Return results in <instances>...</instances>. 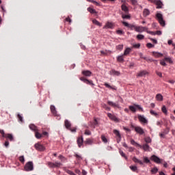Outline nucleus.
<instances>
[{"mask_svg":"<svg viewBox=\"0 0 175 175\" xmlns=\"http://www.w3.org/2000/svg\"><path fill=\"white\" fill-rule=\"evenodd\" d=\"M156 17L161 27H165L166 24L165 23V21L163 20V16L161 13H157L156 14Z\"/></svg>","mask_w":175,"mask_h":175,"instance_id":"nucleus-1","label":"nucleus"},{"mask_svg":"<svg viewBox=\"0 0 175 175\" xmlns=\"http://www.w3.org/2000/svg\"><path fill=\"white\" fill-rule=\"evenodd\" d=\"M24 169L25 172H32L33 170V163L32 161H28L25 164Z\"/></svg>","mask_w":175,"mask_h":175,"instance_id":"nucleus-2","label":"nucleus"},{"mask_svg":"<svg viewBox=\"0 0 175 175\" xmlns=\"http://www.w3.org/2000/svg\"><path fill=\"white\" fill-rule=\"evenodd\" d=\"M64 125H65L66 129H69V131H71L72 132H76V129H77L75 127H73L72 129V127H71L72 126V124H70V122H69V120H66L64 121Z\"/></svg>","mask_w":175,"mask_h":175,"instance_id":"nucleus-3","label":"nucleus"},{"mask_svg":"<svg viewBox=\"0 0 175 175\" xmlns=\"http://www.w3.org/2000/svg\"><path fill=\"white\" fill-rule=\"evenodd\" d=\"M34 147L38 151H44V150H46V148H44V146L40 143L36 144Z\"/></svg>","mask_w":175,"mask_h":175,"instance_id":"nucleus-4","label":"nucleus"},{"mask_svg":"<svg viewBox=\"0 0 175 175\" xmlns=\"http://www.w3.org/2000/svg\"><path fill=\"white\" fill-rule=\"evenodd\" d=\"M81 81H83V83H85V84H88L89 85H92L94 86L95 85V84H94V82H92V81H90L87 79H85V77H81L80 78Z\"/></svg>","mask_w":175,"mask_h":175,"instance_id":"nucleus-5","label":"nucleus"},{"mask_svg":"<svg viewBox=\"0 0 175 175\" xmlns=\"http://www.w3.org/2000/svg\"><path fill=\"white\" fill-rule=\"evenodd\" d=\"M138 120L142 124H148V120L143 115H138Z\"/></svg>","mask_w":175,"mask_h":175,"instance_id":"nucleus-6","label":"nucleus"},{"mask_svg":"<svg viewBox=\"0 0 175 175\" xmlns=\"http://www.w3.org/2000/svg\"><path fill=\"white\" fill-rule=\"evenodd\" d=\"M148 28L146 27H142V26H138L137 27H135V31L136 32H144V31H146L147 32Z\"/></svg>","mask_w":175,"mask_h":175,"instance_id":"nucleus-7","label":"nucleus"},{"mask_svg":"<svg viewBox=\"0 0 175 175\" xmlns=\"http://www.w3.org/2000/svg\"><path fill=\"white\" fill-rule=\"evenodd\" d=\"M153 2L155 5H157V9H162V6H163L162 1L159 0H154Z\"/></svg>","mask_w":175,"mask_h":175,"instance_id":"nucleus-8","label":"nucleus"},{"mask_svg":"<svg viewBox=\"0 0 175 175\" xmlns=\"http://www.w3.org/2000/svg\"><path fill=\"white\" fill-rule=\"evenodd\" d=\"M151 161H153V162H155V163H161V159H159V157L155 156V155H152L150 157Z\"/></svg>","mask_w":175,"mask_h":175,"instance_id":"nucleus-9","label":"nucleus"},{"mask_svg":"<svg viewBox=\"0 0 175 175\" xmlns=\"http://www.w3.org/2000/svg\"><path fill=\"white\" fill-rule=\"evenodd\" d=\"M135 131L137 133H139V135H144V130L140 126L135 127Z\"/></svg>","mask_w":175,"mask_h":175,"instance_id":"nucleus-10","label":"nucleus"},{"mask_svg":"<svg viewBox=\"0 0 175 175\" xmlns=\"http://www.w3.org/2000/svg\"><path fill=\"white\" fill-rule=\"evenodd\" d=\"M146 75H148V72H147V70H142L137 74V77H144V76H146Z\"/></svg>","mask_w":175,"mask_h":175,"instance_id":"nucleus-11","label":"nucleus"},{"mask_svg":"<svg viewBox=\"0 0 175 175\" xmlns=\"http://www.w3.org/2000/svg\"><path fill=\"white\" fill-rule=\"evenodd\" d=\"M77 143L78 144V146L80 148V147H81V146H83V143H84V139L83 138V136L78 137V139L77 140Z\"/></svg>","mask_w":175,"mask_h":175,"instance_id":"nucleus-12","label":"nucleus"},{"mask_svg":"<svg viewBox=\"0 0 175 175\" xmlns=\"http://www.w3.org/2000/svg\"><path fill=\"white\" fill-rule=\"evenodd\" d=\"M121 9H122V12H124L125 13V14H128L129 13V8H128V7H126V5H125V4H122L121 5Z\"/></svg>","mask_w":175,"mask_h":175,"instance_id":"nucleus-13","label":"nucleus"},{"mask_svg":"<svg viewBox=\"0 0 175 175\" xmlns=\"http://www.w3.org/2000/svg\"><path fill=\"white\" fill-rule=\"evenodd\" d=\"M103 28H109L110 29H113L114 28V24H113V23L107 22Z\"/></svg>","mask_w":175,"mask_h":175,"instance_id":"nucleus-14","label":"nucleus"},{"mask_svg":"<svg viewBox=\"0 0 175 175\" xmlns=\"http://www.w3.org/2000/svg\"><path fill=\"white\" fill-rule=\"evenodd\" d=\"M107 117H109V118H110V120H112V121H115V122L118 121V118H117V117H116V116H114L110 113H107Z\"/></svg>","mask_w":175,"mask_h":175,"instance_id":"nucleus-15","label":"nucleus"},{"mask_svg":"<svg viewBox=\"0 0 175 175\" xmlns=\"http://www.w3.org/2000/svg\"><path fill=\"white\" fill-rule=\"evenodd\" d=\"M4 137L5 139H8V140H10V142H13V140H14V137H13V135L10 134V133L5 134Z\"/></svg>","mask_w":175,"mask_h":175,"instance_id":"nucleus-16","label":"nucleus"},{"mask_svg":"<svg viewBox=\"0 0 175 175\" xmlns=\"http://www.w3.org/2000/svg\"><path fill=\"white\" fill-rule=\"evenodd\" d=\"M82 75L87 77H90L92 75V72L90 70H83L82 71Z\"/></svg>","mask_w":175,"mask_h":175,"instance_id":"nucleus-17","label":"nucleus"},{"mask_svg":"<svg viewBox=\"0 0 175 175\" xmlns=\"http://www.w3.org/2000/svg\"><path fill=\"white\" fill-rule=\"evenodd\" d=\"M107 103L109 106H111V107H118V108L120 107V105L118 104L113 103L112 101L109 100L107 101Z\"/></svg>","mask_w":175,"mask_h":175,"instance_id":"nucleus-18","label":"nucleus"},{"mask_svg":"<svg viewBox=\"0 0 175 175\" xmlns=\"http://www.w3.org/2000/svg\"><path fill=\"white\" fill-rule=\"evenodd\" d=\"M51 111L53 116H57L58 114H57V110L55 109V107L54 105H51Z\"/></svg>","mask_w":175,"mask_h":175,"instance_id":"nucleus-19","label":"nucleus"},{"mask_svg":"<svg viewBox=\"0 0 175 175\" xmlns=\"http://www.w3.org/2000/svg\"><path fill=\"white\" fill-rule=\"evenodd\" d=\"M139 148H143V150H144V151H150V146H148V144H145L141 146V147H139Z\"/></svg>","mask_w":175,"mask_h":175,"instance_id":"nucleus-20","label":"nucleus"},{"mask_svg":"<svg viewBox=\"0 0 175 175\" xmlns=\"http://www.w3.org/2000/svg\"><path fill=\"white\" fill-rule=\"evenodd\" d=\"M147 33H150V35H162V31H157L156 33L154 31H147Z\"/></svg>","mask_w":175,"mask_h":175,"instance_id":"nucleus-21","label":"nucleus"},{"mask_svg":"<svg viewBox=\"0 0 175 175\" xmlns=\"http://www.w3.org/2000/svg\"><path fill=\"white\" fill-rule=\"evenodd\" d=\"M88 12H90L91 14H98V12L91 7L88 8Z\"/></svg>","mask_w":175,"mask_h":175,"instance_id":"nucleus-22","label":"nucleus"},{"mask_svg":"<svg viewBox=\"0 0 175 175\" xmlns=\"http://www.w3.org/2000/svg\"><path fill=\"white\" fill-rule=\"evenodd\" d=\"M133 161L135 163H139V165H144L143 161L142 160H139L136 157H133Z\"/></svg>","mask_w":175,"mask_h":175,"instance_id":"nucleus-23","label":"nucleus"},{"mask_svg":"<svg viewBox=\"0 0 175 175\" xmlns=\"http://www.w3.org/2000/svg\"><path fill=\"white\" fill-rule=\"evenodd\" d=\"M110 73L112 75V76H120V75H121L119 71H116V70H111Z\"/></svg>","mask_w":175,"mask_h":175,"instance_id":"nucleus-24","label":"nucleus"},{"mask_svg":"<svg viewBox=\"0 0 175 175\" xmlns=\"http://www.w3.org/2000/svg\"><path fill=\"white\" fill-rule=\"evenodd\" d=\"M150 11L148 10V9L145 8L143 11V16L144 17H147V16H150Z\"/></svg>","mask_w":175,"mask_h":175,"instance_id":"nucleus-25","label":"nucleus"},{"mask_svg":"<svg viewBox=\"0 0 175 175\" xmlns=\"http://www.w3.org/2000/svg\"><path fill=\"white\" fill-rule=\"evenodd\" d=\"M131 51H132V49L131 48H126L124 52L123 55L125 57L126 55H129L131 53Z\"/></svg>","mask_w":175,"mask_h":175,"instance_id":"nucleus-26","label":"nucleus"},{"mask_svg":"<svg viewBox=\"0 0 175 175\" xmlns=\"http://www.w3.org/2000/svg\"><path fill=\"white\" fill-rule=\"evenodd\" d=\"M156 99L159 102H162V100H163V96H162L161 94H158L156 95Z\"/></svg>","mask_w":175,"mask_h":175,"instance_id":"nucleus-27","label":"nucleus"},{"mask_svg":"<svg viewBox=\"0 0 175 175\" xmlns=\"http://www.w3.org/2000/svg\"><path fill=\"white\" fill-rule=\"evenodd\" d=\"M29 129L31 131H33V132H36L37 131H39V129H38V126H35V124H30Z\"/></svg>","mask_w":175,"mask_h":175,"instance_id":"nucleus-28","label":"nucleus"},{"mask_svg":"<svg viewBox=\"0 0 175 175\" xmlns=\"http://www.w3.org/2000/svg\"><path fill=\"white\" fill-rule=\"evenodd\" d=\"M124 55H120L117 57V61L118 62H121L122 64H123L124 62Z\"/></svg>","mask_w":175,"mask_h":175,"instance_id":"nucleus-29","label":"nucleus"},{"mask_svg":"<svg viewBox=\"0 0 175 175\" xmlns=\"http://www.w3.org/2000/svg\"><path fill=\"white\" fill-rule=\"evenodd\" d=\"M100 137L103 142H104L105 144L108 143L109 139H107V137H106L105 135H101Z\"/></svg>","mask_w":175,"mask_h":175,"instance_id":"nucleus-30","label":"nucleus"},{"mask_svg":"<svg viewBox=\"0 0 175 175\" xmlns=\"http://www.w3.org/2000/svg\"><path fill=\"white\" fill-rule=\"evenodd\" d=\"M152 55H154V57H156V58H159L160 57L163 56V54L158 52H153Z\"/></svg>","mask_w":175,"mask_h":175,"instance_id":"nucleus-31","label":"nucleus"},{"mask_svg":"<svg viewBox=\"0 0 175 175\" xmlns=\"http://www.w3.org/2000/svg\"><path fill=\"white\" fill-rule=\"evenodd\" d=\"M36 139H42V135L40 133L39 130L35 132Z\"/></svg>","mask_w":175,"mask_h":175,"instance_id":"nucleus-32","label":"nucleus"},{"mask_svg":"<svg viewBox=\"0 0 175 175\" xmlns=\"http://www.w3.org/2000/svg\"><path fill=\"white\" fill-rule=\"evenodd\" d=\"M85 144H88L89 146H91V144H92L93 143V141L92 139L88 138V139H86V140L84 142Z\"/></svg>","mask_w":175,"mask_h":175,"instance_id":"nucleus-33","label":"nucleus"},{"mask_svg":"<svg viewBox=\"0 0 175 175\" xmlns=\"http://www.w3.org/2000/svg\"><path fill=\"white\" fill-rule=\"evenodd\" d=\"M129 110H131V111H132L133 113H136V106H133V105H130L129 107Z\"/></svg>","mask_w":175,"mask_h":175,"instance_id":"nucleus-34","label":"nucleus"},{"mask_svg":"<svg viewBox=\"0 0 175 175\" xmlns=\"http://www.w3.org/2000/svg\"><path fill=\"white\" fill-rule=\"evenodd\" d=\"M93 24H95V25H98V27H102V23H100L99 21H98L96 19L92 20Z\"/></svg>","mask_w":175,"mask_h":175,"instance_id":"nucleus-35","label":"nucleus"},{"mask_svg":"<svg viewBox=\"0 0 175 175\" xmlns=\"http://www.w3.org/2000/svg\"><path fill=\"white\" fill-rule=\"evenodd\" d=\"M131 144L133 146H136L137 147H142V145L137 144L136 142H135L133 139L131 140Z\"/></svg>","mask_w":175,"mask_h":175,"instance_id":"nucleus-36","label":"nucleus"},{"mask_svg":"<svg viewBox=\"0 0 175 175\" xmlns=\"http://www.w3.org/2000/svg\"><path fill=\"white\" fill-rule=\"evenodd\" d=\"M161 111H163V113L165 114V116L167 115V109H166V106L163 105L161 108Z\"/></svg>","mask_w":175,"mask_h":175,"instance_id":"nucleus-37","label":"nucleus"},{"mask_svg":"<svg viewBox=\"0 0 175 175\" xmlns=\"http://www.w3.org/2000/svg\"><path fill=\"white\" fill-rule=\"evenodd\" d=\"M113 133L117 137H121V134L120 133V131H118V130H113Z\"/></svg>","mask_w":175,"mask_h":175,"instance_id":"nucleus-38","label":"nucleus"},{"mask_svg":"<svg viewBox=\"0 0 175 175\" xmlns=\"http://www.w3.org/2000/svg\"><path fill=\"white\" fill-rule=\"evenodd\" d=\"M130 169L132 172H137V167L136 165H131Z\"/></svg>","mask_w":175,"mask_h":175,"instance_id":"nucleus-39","label":"nucleus"},{"mask_svg":"<svg viewBox=\"0 0 175 175\" xmlns=\"http://www.w3.org/2000/svg\"><path fill=\"white\" fill-rule=\"evenodd\" d=\"M137 39L138 40H143V39H144V36L143 34H138L137 35Z\"/></svg>","mask_w":175,"mask_h":175,"instance_id":"nucleus-40","label":"nucleus"},{"mask_svg":"<svg viewBox=\"0 0 175 175\" xmlns=\"http://www.w3.org/2000/svg\"><path fill=\"white\" fill-rule=\"evenodd\" d=\"M122 18H126L127 20H129V18H131V15H128V14H122Z\"/></svg>","mask_w":175,"mask_h":175,"instance_id":"nucleus-41","label":"nucleus"},{"mask_svg":"<svg viewBox=\"0 0 175 175\" xmlns=\"http://www.w3.org/2000/svg\"><path fill=\"white\" fill-rule=\"evenodd\" d=\"M144 142H146V144H148V143H151L152 140L150 137H147L144 138Z\"/></svg>","mask_w":175,"mask_h":175,"instance_id":"nucleus-42","label":"nucleus"},{"mask_svg":"<svg viewBox=\"0 0 175 175\" xmlns=\"http://www.w3.org/2000/svg\"><path fill=\"white\" fill-rule=\"evenodd\" d=\"M119 152H120L121 157H122L123 158H124L126 161L128 160V157L125 155V153H124L123 151L120 150Z\"/></svg>","mask_w":175,"mask_h":175,"instance_id":"nucleus-43","label":"nucleus"},{"mask_svg":"<svg viewBox=\"0 0 175 175\" xmlns=\"http://www.w3.org/2000/svg\"><path fill=\"white\" fill-rule=\"evenodd\" d=\"M137 27V26L135 25H131L129 26V28H130L131 29V31H133V29L135 31H136V28Z\"/></svg>","mask_w":175,"mask_h":175,"instance_id":"nucleus-44","label":"nucleus"},{"mask_svg":"<svg viewBox=\"0 0 175 175\" xmlns=\"http://www.w3.org/2000/svg\"><path fill=\"white\" fill-rule=\"evenodd\" d=\"M98 124L99 123L98 122V120H96V118H94V120L93 122V128H95V126H98Z\"/></svg>","mask_w":175,"mask_h":175,"instance_id":"nucleus-45","label":"nucleus"},{"mask_svg":"<svg viewBox=\"0 0 175 175\" xmlns=\"http://www.w3.org/2000/svg\"><path fill=\"white\" fill-rule=\"evenodd\" d=\"M164 61L169 62V64H172L173 62V60H172V58L170 57H165Z\"/></svg>","mask_w":175,"mask_h":175,"instance_id":"nucleus-46","label":"nucleus"},{"mask_svg":"<svg viewBox=\"0 0 175 175\" xmlns=\"http://www.w3.org/2000/svg\"><path fill=\"white\" fill-rule=\"evenodd\" d=\"M151 172L152 174H156V173H158V168L155 167L151 170Z\"/></svg>","mask_w":175,"mask_h":175,"instance_id":"nucleus-47","label":"nucleus"},{"mask_svg":"<svg viewBox=\"0 0 175 175\" xmlns=\"http://www.w3.org/2000/svg\"><path fill=\"white\" fill-rule=\"evenodd\" d=\"M75 157L77 158V159H78V161H81V159H83V157H81V156L77 153L75 154Z\"/></svg>","mask_w":175,"mask_h":175,"instance_id":"nucleus-48","label":"nucleus"},{"mask_svg":"<svg viewBox=\"0 0 175 175\" xmlns=\"http://www.w3.org/2000/svg\"><path fill=\"white\" fill-rule=\"evenodd\" d=\"M170 132V129L169 127H166L165 129L163 130V133H165V135H167Z\"/></svg>","mask_w":175,"mask_h":175,"instance_id":"nucleus-49","label":"nucleus"},{"mask_svg":"<svg viewBox=\"0 0 175 175\" xmlns=\"http://www.w3.org/2000/svg\"><path fill=\"white\" fill-rule=\"evenodd\" d=\"M88 2H91L92 3H94L96 6H99V3L96 2V1L94 0H87Z\"/></svg>","mask_w":175,"mask_h":175,"instance_id":"nucleus-50","label":"nucleus"},{"mask_svg":"<svg viewBox=\"0 0 175 175\" xmlns=\"http://www.w3.org/2000/svg\"><path fill=\"white\" fill-rule=\"evenodd\" d=\"M54 165H55V167H60L61 166H62V163L59 162L54 163Z\"/></svg>","mask_w":175,"mask_h":175,"instance_id":"nucleus-51","label":"nucleus"},{"mask_svg":"<svg viewBox=\"0 0 175 175\" xmlns=\"http://www.w3.org/2000/svg\"><path fill=\"white\" fill-rule=\"evenodd\" d=\"M19 161L22 163H24V162H25V159L24 158V156L19 157Z\"/></svg>","mask_w":175,"mask_h":175,"instance_id":"nucleus-52","label":"nucleus"},{"mask_svg":"<svg viewBox=\"0 0 175 175\" xmlns=\"http://www.w3.org/2000/svg\"><path fill=\"white\" fill-rule=\"evenodd\" d=\"M134 106H135L136 109H138V110L143 111V108L140 105L135 104Z\"/></svg>","mask_w":175,"mask_h":175,"instance_id":"nucleus-53","label":"nucleus"},{"mask_svg":"<svg viewBox=\"0 0 175 175\" xmlns=\"http://www.w3.org/2000/svg\"><path fill=\"white\" fill-rule=\"evenodd\" d=\"M144 162L145 163H150V159H148V157H144Z\"/></svg>","mask_w":175,"mask_h":175,"instance_id":"nucleus-54","label":"nucleus"},{"mask_svg":"<svg viewBox=\"0 0 175 175\" xmlns=\"http://www.w3.org/2000/svg\"><path fill=\"white\" fill-rule=\"evenodd\" d=\"M116 49H117V50L121 51V50H122V49H124V45H121V44L118 45V46H116Z\"/></svg>","mask_w":175,"mask_h":175,"instance_id":"nucleus-55","label":"nucleus"},{"mask_svg":"<svg viewBox=\"0 0 175 175\" xmlns=\"http://www.w3.org/2000/svg\"><path fill=\"white\" fill-rule=\"evenodd\" d=\"M167 44H169V46H170L171 44H172V46L174 47L175 49V44H173V40H170L167 41Z\"/></svg>","mask_w":175,"mask_h":175,"instance_id":"nucleus-56","label":"nucleus"},{"mask_svg":"<svg viewBox=\"0 0 175 175\" xmlns=\"http://www.w3.org/2000/svg\"><path fill=\"white\" fill-rule=\"evenodd\" d=\"M107 53H108L107 50L100 51V54H102V55H107Z\"/></svg>","mask_w":175,"mask_h":175,"instance_id":"nucleus-57","label":"nucleus"},{"mask_svg":"<svg viewBox=\"0 0 175 175\" xmlns=\"http://www.w3.org/2000/svg\"><path fill=\"white\" fill-rule=\"evenodd\" d=\"M17 117H18V121H20L21 122H23V116H21V114H18Z\"/></svg>","mask_w":175,"mask_h":175,"instance_id":"nucleus-58","label":"nucleus"},{"mask_svg":"<svg viewBox=\"0 0 175 175\" xmlns=\"http://www.w3.org/2000/svg\"><path fill=\"white\" fill-rule=\"evenodd\" d=\"M146 46L148 47V49H152V47H154V44H152L151 43H148L146 44Z\"/></svg>","mask_w":175,"mask_h":175,"instance_id":"nucleus-59","label":"nucleus"},{"mask_svg":"<svg viewBox=\"0 0 175 175\" xmlns=\"http://www.w3.org/2000/svg\"><path fill=\"white\" fill-rule=\"evenodd\" d=\"M165 59L163 60H161L160 62V65H162V66H166V62H165Z\"/></svg>","mask_w":175,"mask_h":175,"instance_id":"nucleus-60","label":"nucleus"},{"mask_svg":"<svg viewBox=\"0 0 175 175\" xmlns=\"http://www.w3.org/2000/svg\"><path fill=\"white\" fill-rule=\"evenodd\" d=\"M66 172L68 173V174H70V175H76V174L73 173V172L69 170H66Z\"/></svg>","mask_w":175,"mask_h":175,"instance_id":"nucleus-61","label":"nucleus"},{"mask_svg":"<svg viewBox=\"0 0 175 175\" xmlns=\"http://www.w3.org/2000/svg\"><path fill=\"white\" fill-rule=\"evenodd\" d=\"M85 135H88V136H90L91 135V131L90 130H85Z\"/></svg>","mask_w":175,"mask_h":175,"instance_id":"nucleus-62","label":"nucleus"},{"mask_svg":"<svg viewBox=\"0 0 175 175\" xmlns=\"http://www.w3.org/2000/svg\"><path fill=\"white\" fill-rule=\"evenodd\" d=\"M131 2L132 5H137V0H131Z\"/></svg>","mask_w":175,"mask_h":175,"instance_id":"nucleus-63","label":"nucleus"},{"mask_svg":"<svg viewBox=\"0 0 175 175\" xmlns=\"http://www.w3.org/2000/svg\"><path fill=\"white\" fill-rule=\"evenodd\" d=\"M48 165H49V167H55L54 163L49 162V163H48Z\"/></svg>","mask_w":175,"mask_h":175,"instance_id":"nucleus-64","label":"nucleus"}]
</instances>
